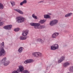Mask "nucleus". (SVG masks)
I'll use <instances>...</instances> for the list:
<instances>
[{
  "label": "nucleus",
  "instance_id": "31",
  "mask_svg": "<svg viewBox=\"0 0 73 73\" xmlns=\"http://www.w3.org/2000/svg\"><path fill=\"white\" fill-rule=\"evenodd\" d=\"M41 41V42L42 44H43V43H44V41L42 40Z\"/></svg>",
  "mask_w": 73,
  "mask_h": 73
},
{
  "label": "nucleus",
  "instance_id": "28",
  "mask_svg": "<svg viewBox=\"0 0 73 73\" xmlns=\"http://www.w3.org/2000/svg\"><path fill=\"white\" fill-rule=\"evenodd\" d=\"M41 41V39L40 38L37 39L36 40V41L37 42H40V41Z\"/></svg>",
  "mask_w": 73,
  "mask_h": 73
},
{
  "label": "nucleus",
  "instance_id": "11",
  "mask_svg": "<svg viewBox=\"0 0 73 73\" xmlns=\"http://www.w3.org/2000/svg\"><path fill=\"white\" fill-rule=\"evenodd\" d=\"M33 62V60L32 59H28L26 60L24 62L25 64H28V63H30L31 62Z\"/></svg>",
  "mask_w": 73,
  "mask_h": 73
},
{
  "label": "nucleus",
  "instance_id": "3",
  "mask_svg": "<svg viewBox=\"0 0 73 73\" xmlns=\"http://www.w3.org/2000/svg\"><path fill=\"white\" fill-rule=\"evenodd\" d=\"M7 60V58L5 57L3 58L0 61L1 63H4V65L5 66H7L9 64V61L8 60L6 61Z\"/></svg>",
  "mask_w": 73,
  "mask_h": 73
},
{
  "label": "nucleus",
  "instance_id": "13",
  "mask_svg": "<svg viewBox=\"0 0 73 73\" xmlns=\"http://www.w3.org/2000/svg\"><path fill=\"white\" fill-rule=\"evenodd\" d=\"M14 10L15 11H16V12H17L19 13H20V14H23V12L19 9H14Z\"/></svg>",
  "mask_w": 73,
  "mask_h": 73
},
{
  "label": "nucleus",
  "instance_id": "24",
  "mask_svg": "<svg viewBox=\"0 0 73 73\" xmlns=\"http://www.w3.org/2000/svg\"><path fill=\"white\" fill-rule=\"evenodd\" d=\"M32 17L34 19H37V16H35V14H33L32 15Z\"/></svg>",
  "mask_w": 73,
  "mask_h": 73
},
{
  "label": "nucleus",
  "instance_id": "18",
  "mask_svg": "<svg viewBox=\"0 0 73 73\" xmlns=\"http://www.w3.org/2000/svg\"><path fill=\"white\" fill-rule=\"evenodd\" d=\"M45 21H46V20H41L38 22V23H40V24H43V23H44Z\"/></svg>",
  "mask_w": 73,
  "mask_h": 73
},
{
  "label": "nucleus",
  "instance_id": "9",
  "mask_svg": "<svg viewBox=\"0 0 73 73\" xmlns=\"http://www.w3.org/2000/svg\"><path fill=\"white\" fill-rule=\"evenodd\" d=\"M12 25H7L6 26H5L3 27L4 29H10L12 28Z\"/></svg>",
  "mask_w": 73,
  "mask_h": 73
},
{
  "label": "nucleus",
  "instance_id": "12",
  "mask_svg": "<svg viewBox=\"0 0 73 73\" xmlns=\"http://www.w3.org/2000/svg\"><path fill=\"white\" fill-rule=\"evenodd\" d=\"M70 65V63L69 62H66L63 64V67L64 68H66Z\"/></svg>",
  "mask_w": 73,
  "mask_h": 73
},
{
  "label": "nucleus",
  "instance_id": "17",
  "mask_svg": "<svg viewBox=\"0 0 73 73\" xmlns=\"http://www.w3.org/2000/svg\"><path fill=\"white\" fill-rule=\"evenodd\" d=\"M72 13H68V14H66L65 15V17H70V16H71V15H72Z\"/></svg>",
  "mask_w": 73,
  "mask_h": 73
},
{
  "label": "nucleus",
  "instance_id": "23",
  "mask_svg": "<svg viewBox=\"0 0 73 73\" xmlns=\"http://www.w3.org/2000/svg\"><path fill=\"white\" fill-rule=\"evenodd\" d=\"M11 3L12 7H13V6H15V2L14 1H11Z\"/></svg>",
  "mask_w": 73,
  "mask_h": 73
},
{
  "label": "nucleus",
  "instance_id": "5",
  "mask_svg": "<svg viewBox=\"0 0 73 73\" xmlns=\"http://www.w3.org/2000/svg\"><path fill=\"white\" fill-rule=\"evenodd\" d=\"M25 20V19L23 17H19L17 18V21L19 23H23Z\"/></svg>",
  "mask_w": 73,
  "mask_h": 73
},
{
  "label": "nucleus",
  "instance_id": "1",
  "mask_svg": "<svg viewBox=\"0 0 73 73\" xmlns=\"http://www.w3.org/2000/svg\"><path fill=\"white\" fill-rule=\"evenodd\" d=\"M30 25L31 26H34L35 28L36 29H42L45 28V26L40 25L39 23H31Z\"/></svg>",
  "mask_w": 73,
  "mask_h": 73
},
{
  "label": "nucleus",
  "instance_id": "16",
  "mask_svg": "<svg viewBox=\"0 0 73 73\" xmlns=\"http://www.w3.org/2000/svg\"><path fill=\"white\" fill-rule=\"evenodd\" d=\"M27 3V0H24L22 2L20 3V5H23V4H25Z\"/></svg>",
  "mask_w": 73,
  "mask_h": 73
},
{
  "label": "nucleus",
  "instance_id": "7",
  "mask_svg": "<svg viewBox=\"0 0 73 73\" xmlns=\"http://www.w3.org/2000/svg\"><path fill=\"white\" fill-rule=\"evenodd\" d=\"M5 55V51L4 49L2 48L0 50V57H1L2 56H4Z\"/></svg>",
  "mask_w": 73,
  "mask_h": 73
},
{
  "label": "nucleus",
  "instance_id": "6",
  "mask_svg": "<svg viewBox=\"0 0 73 73\" xmlns=\"http://www.w3.org/2000/svg\"><path fill=\"white\" fill-rule=\"evenodd\" d=\"M58 23V21L56 19H54L50 22V26H53Z\"/></svg>",
  "mask_w": 73,
  "mask_h": 73
},
{
  "label": "nucleus",
  "instance_id": "15",
  "mask_svg": "<svg viewBox=\"0 0 73 73\" xmlns=\"http://www.w3.org/2000/svg\"><path fill=\"white\" fill-rule=\"evenodd\" d=\"M58 35V33H56L53 34L52 35V38H56V37H57V36Z\"/></svg>",
  "mask_w": 73,
  "mask_h": 73
},
{
  "label": "nucleus",
  "instance_id": "32",
  "mask_svg": "<svg viewBox=\"0 0 73 73\" xmlns=\"http://www.w3.org/2000/svg\"><path fill=\"white\" fill-rule=\"evenodd\" d=\"M39 3H43V1H40L39 2Z\"/></svg>",
  "mask_w": 73,
  "mask_h": 73
},
{
  "label": "nucleus",
  "instance_id": "2",
  "mask_svg": "<svg viewBox=\"0 0 73 73\" xmlns=\"http://www.w3.org/2000/svg\"><path fill=\"white\" fill-rule=\"evenodd\" d=\"M19 69H18L17 71H13L12 73H19L20 72H21V73H23L24 72V67L21 65H20L19 66Z\"/></svg>",
  "mask_w": 73,
  "mask_h": 73
},
{
  "label": "nucleus",
  "instance_id": "30",
  "mask_svg": "<svg viewBox=\"0 0 73 73\" xmlns=\"http://www.w3.org/2000/svg\"><path fill=\"white\" fill-rule=\"evenodd\" d=\"M1 21V20H0V22ZM4 24V23L3 22L0 23V26H1V25H3Z\"/></svg>",
  "mask_w": 73,
  "mask_h": 73
},
{
  "label": "nucleus",
  "instance_id": "26",
  "mask_svg": "<svg viewBox=\"0 0 73 73\" xmlns=\"http://www.w3.org/2000/svg\"><path fill=\"white\" fill-rule=\"evenodd\" d=\"M69 70L70 72H73V66L69 68Z\"/></svg>",
  "mask_w": 73,
  "mask_h": 73
},
{
  "label": "nucleus",
  "instance_id": "25",
  "mask_svg": "<svg viewBox=\"0 0 73 73\" xmlns=\"http://www.w3.org/2000/svg\"><path fill=\"white\" fill-rule=\"evenodd\" d=\"M1 44V48H3L4 47V42H2Z\"/></svg>",
  "mask_w": 73,
  "mask_h": 73
},
{
  "label": "nucleus",
  "instance_id": "10",
  "mask_svg": "<svg viewBox=\"0 0 73 73\" xmlns=\"http://www.w3.org/2000/svg\"><path fill=\"white\" fill-rule=\"evenodd\" d=\"M28 34V32L27 31L24 30L23 32L22 35L24 36H27Z\"/></svg>",
  "mask_w": 73,
  "mask_h": 73
},
{
  "label": "nucleus",
  "instance_id": "19",
  "mask_svg": "<svg viewBox=\"0 0 73 73\" xmlns=\"http://www.w3.org/2000/svg\"><path fill=\"white\" fill-rule=\"evenodd\" d=\"M23 50V48L22 47H20L18 50V51L20 53H21Z\"/></svg>",
  "mask_w": 73,
  "mask_h": 73
},
{
  "label": "nucleus",
  "instance_id": "14",
  "mask_svg": "<svg viewBox=\"0 0 73 73\" xmlns=\"http://www.w3.org/2000/svg\"><path fill=\"white\" fill-rule=\"evenodd\" d=\"M65 60V57L64 56H62L61 57L60 60L58 61V63H60V62H61L62 61H64Z\"/></svg>",
  "mask_w": 73,
  "mask_h": 73
},
{
  "label": "nucleus",
  "instance_id": "21",
  "mask_svg": "<svg viewBox=\"0 0 73 73\" xmlns=\"http://www.w3.org/2000/svg\"><path fill=\"white\" fill-rule=\"evenodd\" d=\"M27 38L26 37H23V36L20 37V40H25Z\"/></svg>",
  "mask_w": 73,
  "mask_h": 73
},
{
  "label": "nucleus",
  "instance_id": "29",
  "mask_svg": "<svg viewBox=\"0 0 73 73\" xmlns=\"http://www.w3.org/2000/svg\"><path fill=\"white\" fill-rule=\"evenodd\" d=\"M23 72V73H29L28 71L27 70H24Z\"/></svg>",
  "mask_w": 73,
  "mask_h": 73
},
{
  "label": "nucleus",
  "instance_id": "4",
  "mask_svg": "<svg viewBox=\"0 0 73 73\" xmlns=\"http://www.w3.org/2000/svg\"><path fill=\"white\" fill-rule=\"evenodd\" d=\"M33 56L36 57H40L42 56V54L38 52H33Z\"/></svg>",
  "mask_w": 73,
  "mask_h": 73
},
{
  "label": "nucleus",
  "instance_id": "27",
  "mask_svg": "<svg viewBox=\"0 0 73 73\" xmlns=\"http://www.w3.org/2000/svg\"><path fill=\"white\" fill-rule=\"evenodd\" d=\"M19 30H20V29H19V28H17L16 29H15L14 30V31L15 32H18V31H19Z\"/></svg>",
  "mask_w": 73,
  "mask_h": 73
},
{
  "label": "nucleus",
  "instance_id": "20",
  "mask_svg": "<svg viewBox=\"0 0 73 73\" xmlns=\"http://www.w3.org/2000/svg\"><path fill=\"white\" fill-rule=\"evenodd\" d=\"M4 8V6L2 3L0 2V9H3Z\"/></svg>",
  "mask_w": 73,
  "mask_h": 73
},
{
  "label": "nucleus",
  "instance_id": "8",
  "mask_svg": "<svg viewBox=\"0 0 73 73\" xmlns=\"http://www.w3.org/2000/svg\"><path fill=\"white\" fill-rule=\"evenodd\" d=\"M50 48L51 50H56L58 48V45L57 44H55L54 45V46H51Z\"/></svg>",
  "mask_w": 73,
  "mask_h": 73
},
{
  "label": "nucleus",
  "instance_id": "22",
  "mask_svg": "<svg viewBox=\"0 0 73 73\" xmlns=\"http://www.w3.org/2000/svg\"><path fill=\"white\" fill-rule=\"evenodd\" d=\"M44 17L45 19H49L50 18V16L48 15H44Z\"/></svg>",
  "mask_w": 73,
  "mask_h": 73
}]
</instances>
